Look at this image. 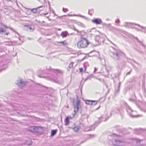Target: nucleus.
<instances>
[{"mask_svg":"<svg viewBox=\"0 0 146 146\" xmlns=\"http://www.w3.org/2000/svg\"><path fill=\"white\" fill-rule=\"evenodd\" d=\"M112 57L114 60L117 62L121 60L125 55V54L120 50L116 49L112 52Z\"/></svg>","mask_w":146,"mask_h":146,"instance_id":"nucleus-1","label":"nucleus"},{"mask_svg":"<svg viewBox=\"0 0 146 146\" xmlns=\"http://www.w3.org/2000/svg\"><path fill=\"white\" fill-rule=\"evenodd\" d=\"M126 110L129 115L131 117L133 118L136 117L139 115H135V112L133 111L129 106H127V107L126 108Z\"/></svg>","mask_w":146,"mask_h":146,"instance_id":"nucleus-2","label":"nucleus"},{"mask_svg":"<svg viewBox=\"0 0 146 146\" xmlns=\"http://www.w3.org/2000/svg\"><path fill=\"white\" fill-rule=\"evenodd\" d=\"M89 44L88 41L85 38H82L77 43L78 46H88Z\"/></svg>","mask_w":146,"mask_h":146,"instance_id":"nucleus-3","label":"nucleus"},{"mask_svg":"<svg viewBox=\"0 0 146 146\" xmlns=\"http://www.w3.org/2000/svg\"><path fill=\"white\" fill-rule=\"evenodd\" d=\"M80 100H78L76 104L74 105V113L73 114V117H74L76 112L78 111L79 107L80 106Z\"/></svg>","mask_w":146,"mask_h":146,"instance_id":"nucleus-4","label":"nucleus"},{"mask_svg":"<svg viewBox=\"0 0 146 146\" xmlns=\"http://www.w3.org/2000/svg\"><path fill=\"white\" fill-rule=\"evenodd\" d=\"M124 25L125 27L128 28H133L134 27V25H137L138 26L141 28H144V27L140 26L139 25H137L135 24H134L131 23L125 22L124 23Z\"/></svg>","mask_w":146,"mask_h":146,"instance_id":"nucleus-5","label":"nucleus"},{"mask_svg":"<svg viewBox=\"0 0 146 146\" xmlns=\"http://www.w3.org/2000/svg\"><path fill=\"white\" fill-rule=\"evenodd\" d=\"M112 142L114 145L116 146H121L123 143L122 142L116 139L113 141Z\"/></svg>","mask_w":146,"mask_h":146,"instance_id":"nucleus-6","label":"nucleus"},{"mask_svg":"<svg viewBox=\"0 0 146 146\" xmlns=\"http://www.w3.org/2000/svg\"><path fill=\"white\" fill-rule=\"evenodd\" d=\"M47 69L48 70H51V71L52 72H54L55 73L57 74H62V72L60 70H59L58 69H52L50 67H49V68H47Z\"/></svg>","mask_w":146,"mask_h":146,"instance_id":"nucleus-7","label":"nucleus"},{"mask_svg":"<svg viewBox=\"0 0 146 146\" xmlns=\"http://www.w3.org/2000/svg\"><path fill=\"white\" fill-rule=\"evenodd\" d=\"M16 84H17L19 86H20L21 88L23 87L25 85V82L22 81L20 79L19 80V81L18 80L16 82Z\"/></svg>","mask_w":146,"mask_h":146,"instance_id":"nucleus-8","label":"nucleus"},{"mask_svg":"<svg viewBox=\"0 0 146 146\" xmlns=\"http://www.w3.org/2000/svg\"><path fill=\"white\" fill-rule=\"evenodd\" d=\"M92 22L96 24H101L102 23L101 19H95L92 20Z\"/></svg>","mask_w":146,"mask_h":146,"instance_id":"nucleus-9","label":"nucleus"},{"mask_svg":"<svg viewBox=\"0 0 146 146\" xmlns=\"http://www.w3.org/2000/svg\"><path fill=\"white\" fill-rule=\"evenodd\" d=\"M134 131L135 133L139 134L142 133L143 130L141 129H134Z\"/></svg>","mask_w":146,"mask_h":146,"instance_id":"nucleus-10","label":"nucleus"},{"mask_svg":"<svg viewBox=\"0 0 146 146\" xmlns=\"http://www.w3.org/2000/svg\"><path fill=\"white\" fill-rule=\"evenodd\" d=\"M26 30L30 31H33L34 30V28L32 27L30 25H26L25 26Z\"/></svg>","mask_w":146,"mask_h":146,"instance_id":"nucleus-11","label":"nucleus"},{"mask_svg":"<svg viewBox=\"0 0 146 146\" xmlns=\"http://www.w3.org/2000/svg\"><path fill=\"white\" fill-rule=\"evenodd\" d=\"M136 104L141 110L144 111V112H146V104H145L144 105V107H141L139 105H138L136 103Z\"/></svg>","mask_w":146,"mask_h":146,"instance_id":"nucleus-12","label":"nucleus"},{"mask_svg":"<svg viewBox=\"0 0 146 146\" xmlns=\"http://www.w3.org/2000/svg\"><path fill=\"white\" fill-rule=\"evenodd\" d=\"M3 27H5L6 28H8V27L5 25H2L0 26V33L1 34L2 33H3L4 32H5V31L4 30Z\"/></svg>","mask_w":146,"mask_h":146,"instance_id":"nucleus-13","label":"nucleus"},{"mask_svg":"<svg viewBox=\"0 0 146 146\" xmlns=\"http://www.w3.org/2000/svg\"><path fill=\"white\" fill-rule=\"evenodd\" d=\"M43 6H40L38 7H37L36 8H34L32 9H30V10L33 13H36V12L38 11V10L40 8H42L43 7Z\"/></svg>","mask_w":146,"mask_h":146,"instance_id":"nucleus-14","label":"nucleus"},{"mask_svg":"<svg viewBox=\"0 0 146 146\" xmlns=\"http://www.w3.org/2000/svg\"><path fill=\"white\" fill-rule=\"evenodd\" d=\"M30 131L31 132H37L38 131V128L35 126L31 127L30 128Z\"/></svg>","mask_w":146,"mask_h":146,"instance_id":"nucleus-15","label":"nucleus"},{"mask_svg":"<svg viewBox=\"0 0 146 146\" xmlns=\"http://www.w3.org/2000/svg\"><path fill=\"white\" fill-rule=\"evenodd\" d=\"M95 127L94 125H92L90 128L89 129H85V131H88L90 130H93L95 129Z\"/></svg>","mask_w":146,"mask_h":146,"instance_id":"nucleus-16","label":"nucleus"},{"mask_svg":"<svg viewBox=\"0 0 146 146\" xmlns=\"http://www.w3.org/2000/svg\"><path fill=\"white\" fill-rule=\"evenodd\" d=\"M51 79L52 81L57 83L61 84L62 83V82H59L58 79L56 78H51Z\"/></svg>","mask_w":146,"mask_h":146,"instance_id":"nucleus-17","label":"nucleus"},{"mask_svg":"<svg viewBox=\"0 0 146 146\" xmlns=\"http://www.w3.org/2000/svg\"><path fill=\"white\" fill-rule=\"evenodd\" d=\"M68 34V32L65 31V32H62L61 34V35L63 37H66Z\"/></svg>","mask_w":146,"mask_h":146,"instance_id":"nucleus-18","label":"nucleus"},{"mask_svg":"<svg viewBox=\"0 0 146 146\" xmlns=\"http://www.w3.org/2000/svg\"><path fill=\"white\" fill-rule=\"evenodd\" d=\"M74 62H71L69 64L68 67L67 68L68 71H69L70 68H72L73 67V65L74 64Z\"/></svg>","mask_w":146,"mask_h":146,"instance_id":"nucleus-19","label":"nucleus"},{"mask_svg":"<svg viewBox=\"0 0 146 146\" xmlns=\"http://www.w3.org/2000/svg\"><path fill=\"white\" fill-rule=\"evenodd\" d=\"M69 117H66L65 119V123L66 125H67L69 123Z\"/></svg>","mask_w":146,"mask_h":146,"instance_id":"nucleus-20","label":"nucleus"},{"mask_svg":"<svg viewBox=\"0 0 146 146\" xmlns=\"http://www.w3.org/2000/svg\"><path fill=\"white\" fill-rule=\"evenodd\" d=\"M57 132V130H52L51 131V136H53L55 135Z\"/></svg>","mask_w":146,"mask_h":146,"instance_id":"nucleus-21","label":"nucleus"},{"mask_svg":"<svg viewBox=\"0 0 146 146\" xmlns=\"http://www.w3.org/2000/svg\"><path fill=\"white\" fill-rule=\"evenodd\" d=\"M89 66V63L88 62H86L84 64V66L85 68L84 71L86 70L87 67Z\"/></svg>","mask_w":146,"mask_h":146,"instance_id":"nucleus-22","label":"nucleus"},{"mask_svg":"<svg viewBox=\"0 0 146 146\" xmlns=\"http://www.w3.org/2000/svg\"><path fill=\"white\" fill-rule=\"evenodd\" d=\"M109 74V70L107 68H106L105 72L104 73L105 76H108Z\"/></svg>","mask_w":146,"mask_h":146,"instance_id":"nucleus-23","label":"nucleus"},{"mask_svg":"<svg viewBox=\"0 0 146 146\" xmlns=\"http://www.w3.org/2000/svg\"><path fill=\"white\" fill-rule=\"evenodd\" d=\"M85 103L86 104L91 105L92 103V101L87 100L85 101Z\"/></svg>","mask_w":146,"mask_h":146,"instance_id":"nucleus-24","label":"nucleus"},{"mask_svg":"<svg viewBox=\"0 0 146 146\" xmlns=\"http://www.w3.org/2000/svg\"><path fill=\"white\" fill-rule=\"evenodd\" d=\"M97 103V101H92V103L91 104V105L95 106Z\"/></svg>","mask_w":146,"mask_h":146,"instance_id":"nucleus-25","label":"nucleus"},{"mask_svg":"<svg viewBox=\"0 0 146 146\" xmlns=\"http://www.w3.org/2000/svg\"><path fill=\"white\" fill-rule=\"evenodd\" d=\"M73 129L74 131L77 132L78 131L79 128L78 127H75L73 128Z\"/></svg>","mask_w":146,"mask_h":146,"instance_id":"nucleus-26","label":"nucleus"},{"mask_svg":"<svg viewBox=\"0 0 146 146\" xmlns=\"http://www.w3.org/2000/svg\"><path fill=\"white\" fill-rule=\"evenodd\" d=\"M135 39L137 40L138 42H139L140 45H142V46H144L143 43L141 41H140L137 38H135Z\"/></svg>","mask_w":146,"mask_h":146,"instance_id":"nucleus-27","label":"nucleus"},{"mask_svg":"<svg viewBox=\"0 0 146 146\" xmlns=\"http://www.w3.org/2000/svg\"><path fill=\"white\" fill-rule=\"evenodd\" d=\"M129 101H130L131 102H133L136 103V100L134 99H133L132 98H130L129 99Z\"/></svg>","mask_w":146,"mask_h":146,"instance_id":"nucleus-28","label":"nucleus"},{"mask_svg":"<svg viewBox=\"0 0 146 146\" xmlns=\"http://www.w3.org/2000/svg\"><path fill=\"white\" fill-rule=\"evenodd\" d=\"M60 43H61L63 45H68L66 41H64L62 42H60Z\"/></svg>","mask_w":146,"mask_h":146,"instance_id":"nucleus-29","label":"nucleus"},{"mask_svg":"<svg viewBox=\"0 0 146 146\" xmlns=\"http://www.w3.org/2000/svg\"><path fill=\"white\" fill-rule=\"evenodd\" d=\"M100 119H102V121H107V119L106 118L104 120H103L104 118V117L103 116H102L100 117Z\"/></svg>","mask_w":146,"mask_h":146,"instance_id":"nucleus-30","label":"nucleus"},{"mask_svg":"<svg viewBox=\"0 0 146 146\" xmlns=\"http://www.w3.org/2000/svg\"><path fill=\"white\" fill-rule=\"evenodd\" d=\"M117 110L118 111L119 113L121 114V113L122 112V111L121 110H120L118 108L117 109Z\"/></svg>","mask_w":146,"mask_h":146,"instance_id":"nucleus-31","label":"nucleus"},{"mask_svg":"<svg viewBox=\"0 0 146 146\" xmlns=\"http://www.w3.org/2000/svg\"><path fill=\"white\" fill-rule=\"evenodd\" d=\"M123 104L124 105H125L126 106V108L127 107V106H129L127 104V103L125 102H123Z\"/></svg>","mask_w":146,"mask_h":146,"instance_id":"nucleus-32","label":"nucleus"},{"mask_svg":"<svg viewBox=\"0 0 146 146\" xmlns=\"http://www.w3.org/2000/svg\"><path fill=\"white\" fill-rule=\"evenodd\" d=\"M9 29H10L12 31H14L15 33H17L18 35H19V34L17 32H16L11 27H9Z\"/></svg>","mask_w":146,"mask_h":146,"instance_id":"nucleus-33","label":"nucleus"},{"mask_svg":"<svg viewBox=\"0 0 146 146\" xmlns=\"http://www.w3.org/2000/svg\"><path fill=\"white\" fill-rule=\"evenodd\" d=\"M63 11L64 12H66L68 11V10L67 9H65L64 8H63Z\"/></svg>","mask_w":146,"mask_h":146,"instance_id":"nucleus-34","label":"nucleus"},{"mask_svg":"<svg viewBox=\"0 0 146 146\" xmlns=\"http://www.w3.org/2000/svg\"><path fill=\"white\" fill-rule=\"evenodd\" d=\"M120 84H121V82H119V85H118V89L117 90V91H118V92L119 91V87L120 86Z\"/></svg>","mask_w":146,"mask_h":146,"instance_id":"nucleus-35","label":"nucleus"},{"mask_svg":"<svg viewBox=\"0 0 146 146\" xmlns=\"http://www.w3.org/2000/svg\"><path fill=\"white\" fill-rule=\"evenodd\" d=\"M115 22L116 23H119V19H117L115 21Z\"/></svg>","mask_w":146,"mask_h":146,"instance_id":"nucleus-36","label":"nucleus"},{"mask_svg":"<svg viewBox=\"0 0 146 146\" xmlns=\"http://www.w3.org/2000/svg\"><path fill=\"white\" fill-rule=\"evenodd\" d=\"M79 71L80 72H82L83 71V69L82 68H80L79 69Z\"/></svg>","mask_w":146,"mask_h":146,"instance_id":"nucleus-37","label":"nucleus"},{"mask_svg":"<svg viewBox=\"0 0 146 146\" xmlns=\"http://www.w3.org/2000/svg\"><path fill=\"white\" fill-rule=\"evenodd\" d=\"M90 78L89 76H88L85 79V81H86L88 79H90Z\"/></svg>","mask_w":146,"mask_h":146,"instance_id":"nucleus-38","label":"nucleus"},{"mask_svg":"<svg viewBox=\"0 0 146 146\" xmlns=\"http://www.w3.org/2000/svg\"><path fill=\"white\" fill-rule=\"evenodd\" d=\"M11 45H12V43H11V42H9V44H6V45L7 46H11Z\"/></svg>","mask_w":146,"mask_h":146,"instance_id":"nucleus-39","label":"nucleus"},{"mask_svg":"<svg viewBox=\"0 0 146 146\" xmlns=\"http://www.w3.org/2000/svg\"><path fill=\"white\" fill-rule=\"evenodd\" d=\"M86 56H85L81 60H80V61L83 60L84 59L86 58Z\"/></svg>","mask_w":146,"mask_h":146,"instance_id":"nucleus-40","label":"nucleus"},{"mask_svg":"<svg viewBox=\"0 0 146 146\" xmlns=\"http://www.w3.org/2000/svg\"><path fill=\"white\" fill-rule=\"evenodd\" d=\"M9 34V33H5L4 34L5 35H7L8 34Z\"/></svg>","mask_w":146,"mask_h":146,"instance_id":"nucleus-41","label":"nucleus"},{"mask_svg":"<svg viewBox=\"0 0 146 146\" xmlns=\"http://www.w3.org/2000/svg\"><path fill=\"white\" fill-rule=\"evenodd\" d=\"M97 70V69L96 68H94V72L95 73V72Z\"/></svg>","mask_w":146,"mask_h":146,"instance_id":"nucleus-42","label":"nucleus"},{"mask_svg":"<svg viewBox=\"0 0 146 146\" xmlns=\"http://www.w3.org/2000/svg\"><path fill=\"white\" fill-rule=\"evenodd\" d=\"M130 72H131V71H130V72H128V73L127 74V75H129V74H130Z\"/></svg>","mask_w":146,"mask_h":146,"instance_id":"nucleus-43","label":"nucleus"},{"mask_svg":"<svg viewBox=\"0 0 146 146\" xmlns=\"http://www.w3.org/2000/svg\"><path fill=\"white\" fill-rule=\"evenodd\" d=\"M88 13H89L90 15H92V14H90V11H89V12H88Z\"/></svg>","mask_w":146,"mask_h":146,"instance_id":"nucleus-44","label":"nucleus"},{"mask_svg":"<svg viewBox=\"0 0 146 146\" xmlns=\"http://www.w3.org/2000/svg\"><path fill=\"white\" fill-rule=\"evenodd\" d=\"M138 103L139 104H141V102H138Z\"/></svg>","mask_w":146,"mask_h":146,"instance_id":"nucleus-45","label":"nucleus"},{"mask_svg":"<svg viewBox=\"0 0 146 146\" xmlns=\"http://www.w3.org/2000/svg\"><path fill=\"white\" fill-rule=\"evenodd\" d=\"M87 46H85V47H83V46L82 47V48H86V47H87Z\"/></svg>","mask_w":146,"mask_h":146,"instance_id":"nucleus-46","label":"nucleus"},{"mask_svg":"<svg viewBox=\"0 0 146 146\" xmlns=\"http://www.w3.org/2000/svg\"><path fill=\"white\" fill-rule=\"evenodd\" d=\"M76 16H79L80 17H82V16L81 15H76Z\"/></svg>","mask_w":146,"mask_h":146,"instance_id":"nucleus-47","label":"nucleus"},{"mask_svg":"<svg viewBox=\"0 0 146 146\" xmlns=\"http://www.w3.org/2000/svg\"><path fill=\"white\" fill-rule=\"evenodd\" d=\"M138 141L139 142V143H140V140H139V141H137V143H138Z\"/></svg>","mask_w":146,"mask_h":146,"instance_id":"nucleus-48","label":"nucleus"},{"mask_svg":"<svg viewBox=\"0 0 146 146\" xmlns=\"http://www.w3.org/2000/svg\"><path fill=\"white\" fill-rule=\"evenodd\" d=\"M94 51H94H94H91V52H90V53H91V52H94Z\"/></svg>","mask_w":146,"mask_h":146,"instance_id":"nucleus-49","label":"nucleus"},{"mask_svg":"<svg viewBox=\"0 0 146 146\" xmlns=\"http://www.w3.org/2000/svg\"><path fill=\"white\" fill-rule=\"evenodd\" d=\"M38 76H39V77H42L41 76H40V75H38Z\"/></svg>","mask_w":146,"mask_h":146,"instance_id":"nucleus-50","label":"nucleus"},{"mask_svg":"<svg viewBox=\"0 0 146 146\" xmlns=\"http://www.w3.org/2000/svg\"><path fill=\"white\" fill-rule=\"evenodd\" d=\"M117 67L118 68H119V66H117Z\"/></svg>","mask_w":146,"mask_h":146,"instance_id":"nucleus-51","label":"nucleus"},{"mask_svg":"<svg viewBox=\"0 0 146 146\" xmlns=\"http://www.w3.org/2000/svg\"><path fill=\"white\" fill-rule=\"evenodd\" d=\"M6 1H11V0H6Z\"/></svg>","mask_w":146,"mask_h":146,"instance_id":"nucleus-52","label":"nucleus"},{"mask_svg":"<svg viewBox=\"0 0 146 146\" xmlns=\"http://www.w3.org/2000/svg\"><path fill=\"white\" fill-rule=\"evenodd\" d=\"M98 79V80H100V81H101V80H100V79Z\"/></svg>","mask_w":146,"mask_h":146,"instance_id":"nucleus-53","label":"nucleus"},{"mask_svg":"<svg viewBox=\"0 0 146 146\" xmlns=\"http://www.w3.org/2000/svg\"><path fill=\"white\" fill-rule=\"evenodd\" d=\"M99 38V36H97L96 37V38Z\"/></svg>","mask_w":146,"mask_h":146,"instance_id":"nucleus-54","label":"nucleus"},{"mask_svg":"<svg viewBox=\"0 0 146 146\" xmlns=\"http://www.w3.org/2000/svg\"><path fill=\"white\" fill-rule=\"evenodd\" d=\"M31 144V143H30V144H28V145H30Z\"/></svg>","mask_w":146,"mask_h":146,"instance_id":"nucleus-55","label":"nucleus"},{"mask_svg":"<svg viewBox=\"0 0 146 146\" xmlns=\"http://www.w3.org/2000/svg\"><path fill=\"white\" fill-rule=\"evenodd\" d=\"M79 47H78L79 48H81V46H79Z\"/></svg>","mask_w":146,"mask_h":146,"instance_id":"nucleus-56","label":"nucleus"},{"mask_svg":"<svg viewBox=\"0 0 146 146\" xmlns=\"http://www.w3.org/2000/svg\"><path fill=\"white\" fill-rule=\"evenodd\" d=\"M40 39H38V41H39L40 40Z\"/></svg>","mask_w":146,"mask_h":146,"instance_id":"nucleus-57","label":"nucleus"},{"mask_svg":"<svg viewBox=\"0 0 146 146\" xmlns=\"http://www.w3.org/2000/svg\"><path fill=\"white\" fill-rule=\"evenodd\" d=\"M2 70H0V72Z\"/></svg>","mask_w":146,"mask_h":146,"instance_id":"nucleus-58","label":"nucleus"},{"mask_svg":"<svg viewBox=\"0 0 146 146\" xmlns=\"http://www.w3.org/2000/svg\"><path fill=\"white\" fill-rule=\"evenodd\" d=\"M42 23H44V21H42Z\"/></svg>","mask_w":146,"mask_h":146,"instance_id":"nucleus-59","label":"nucleus"},{"mask_svg":"<svg viewBox=\"0 0 146 146\" xmlns=\"http://www.w3.org/2000/svg\"><path fill=\"white\" fill-rule=\"evenodd\" d=\"M75 30L76 31H78V30H76V29H75Z\"/></svg>","mask_w":146,"mask_h":146,"instance_id":"nucleus-60","label":"nucleus"},{"mask_svg":"<svg viewBox=\"0 0 146 146\" xmlns=\"http://www.w3.org/2000/svg\"><path fill=\"white\" fill-rule=\"evenodd\" d=\"M101 122V121H100V122H99V123H100Z\"/></svg>","mask_w":146,"mask_h":146,"instance_id":"nucleus-61","label":"nucleus"},{"mask_svg":"<svg viewBox=\"0 0 146 146\" xmlns=\"http://www.w3.org/2000/svg\"><path fill=\"white\" fill-rule=\"evenodd\" d=\"M67 108H68V106H67Z\"/></svg>","mask_w":146,"mask_h":146,"instance_id":"nucleus-62","label":"nucleus"},{"mask_svg":"<svg viewBox=\"0 0 146 146\" xmlns=\"http://www.w3.org/2000/svg\"><path fill=\"white\" fill-rule=\"evenodd\" d=\"M83 142H83H81V143H82Z\"/></svg>","mask_w":146,"mask_h":146,"instance_id":"nucleus-63","label":"nucleus"},{"mask_svg":"<svg viewBox=\"0 0 146 146\" xmlns=\"http://www.w3.org/2000/svg\"><path fill=\"white\" fill-rule=\"evenodd\" d=\"M109 25L110 26V25H110V24H109Z\"/></svg>","mask_w":146,"mask_h":146,"instance_id":"nucleus-64","label":"nucleus"}]
</instances>
